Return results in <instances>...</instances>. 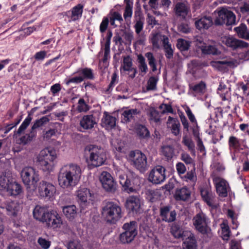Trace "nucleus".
<instances>
[{"instance_id": "nucleus-1", "label": "nucleus", "mask_w": 249, "mask_h": 249, "mask_svg": "<svg viewBox=\"0 0 249 249\" xmlns=\"http://www.w3.org/2000/svg\"><path fill=\"white\" fill-rule=\"evenodd\" d=\"M81 171L76 164H70L62 167L59 173L58 180L59 184L63 188L74 186L80 178Z\"/></svg>"}, {"instance_id": "nucleus-2", "label": "nucleus", "mask_w": 249, "mask_h": 249, "mask_svg": "<svg viewBox=\"0 0 249 249\" xmlns=\"http://www.w3.org/2000/svg\"><path fill=\"white\" fill-rule=\"evenodd\" d=\"M84 157L88 165L92 167L101 166L106 160L104 149L94 144H89L85 147Z\"/></svg>"}, {"instance_id": "nucleus-3", "label": "nucleus", "mask_w": 249, "mask_h": 249, "mask_svg": "<svg viewBox=\"0 0 249 249\" xmlns=\"http://www.w3.org/2000/svg\"><path fill=\"white\" fill-rule=\"evenodd\" d=\"M101 214L107 223L114 224L122 217V209L117 203L108 201L102 207Z\"/></svg>"}, {"instance_id": "nucleus-4", "label": "nucleus", "mask_w": 249, "mask_h": 249, "mask_svg": "<svg viewBox=\"0 0 249 249\" xmlns=\"http://www.w3.org/2000/svg\"><path fill=\"white\" fill-rule=\"evenodd\" d=\"M56 158V151L53 148L42 149L36 157V163L44 171H51L53 166V160Z\"/></svg>"}, {"instance_id": "nucleus-5", "label": "nucleus", "mask_w": 249, "mask_h": 249, "mask_svg": "<svg viewBox=\"0 0 249 249\" xmlns=\"http://www.w3.org/2000/svg\"><path fill=\"white\" fill-rule=\"evenodd\" d=\"M129 156L131 164L141 172L143 173L148 169L147 157L141 151H131Z\"/></svg>"}, {"instance_id": "nucleus-6", "label": "nucleus", "mask_w": 249, "mask_h": 249, "mask_svg": "<svg viewBox=\"0 0 249 249\" xmlns=\"http://www.w3.org/2000/svg\"><path fill=\"white\" fill-rule=\"evenodd\" d=\"M20 175L22 180L27 189L31 188V186L35 188L36 183L39 180V175L32 167L24 168L22 170Z\"/></svg>"}, {"instance_id": "nucleus-7", "label": "nucleus", "mask_w": 249, "mask_h": 249, "mask_svg": "<svg viewBox=\"0 0 249 249\" xmlns=\"http://www.w3.org/2000/svg\"><path fill=\"white\" fill-rule=\"evenodd\" d=\"M217 13L218 17L214 21L216 25L225 24L229 26L235 24L236 16L231 11L222 8Z\"/></svg>"}, {"instance_id": "nucleus-8", "label": "nucleus", "mask_w": 249, "mask_h": 249, "mask_svg": "<svg viewBox=\"0 0 249 249\" xmlns=\"http://www.w3.org/2000/svg\"><path fill=\"white\" fill-rule=\"evenodd\" d=\"M103 188L107 192L114 193L117 190V183L111 175L107 172H103L100 177Z\"/></svg>"}, {"instance_id": "nucleus-9", "label": "nucleus", "mask_w": 249, "mask_h": 249, "mask_svg": "<svg viewBox=\"0 0 249 249\" xmlns=\"http://www.w3.org/2000/svg\"><path fill=\"white\" fill-rule=\"evenodd\" d=\"M56 192L55 187L52 183L45 181H41L38 186L39 195L43 198L50 199Z\"/></svg>"}, {"instance_id": "nucleus-10", "label": "nucleus", "mask_w": 249, "mask_h": 249, "mask_svg": "<svg viewBox=\"0 0 249 249\" xmlns=\"http://www.w3.org/2000/svg\"><path fill=\"white\" fill-rule=\"evenodd\" d=\"M193 224L196 229L203 234H208L211 231L207 226L204 213H198L193 218Z\"/></svg>"}, {"instance_id": "nucleus-11", "label": "nucleus", "mask_w": 249, "mask_h": 249, "mask_svg": "<svg viewBox=\"0 0 249 249\" xmlns=\"http://www.w3.org/2000/svg\"><path fill=\"white\" fill-rule=\"evenodd\" d=\"M78 202L82 209L84 210L90 205L91 194L89 189L86 188H81L77 192Z\"/></svg>"}, {"instance_id": "nucleus-12", "label": "nucleus", "mask_w": 249, "mask_h": 249, "mask_svg": "<svg viewBox=\"0 0 249 249\" xmlns=\"http://www.w3.org/2000/svg\"><path fill=\"white\" fill-rule=\"evenodd\" d=\"M165 169L161 166H157L153 169L149 175L148 180L154 184H160L165 178Z\"/></svg>"}, {"instance_id": "nucleus-13", "label": "nucleus", "mask_w": 249, "mask_h": 249, "mask_svg": "<svg viewBox=\"0 0 249 249\" xmlns=\"http://www.w3.org/2000/svg\"><path fill=\"white\" fill-rule=\"evenodd\" d=\"M139 178L137 177L134 178L132 176H120V183L122 185L124 191L128 193H133L136 191L135 187L137 185L136 182Z\"/></svg>"}, {"instance_id": "nucleus-14", "label": "nucleus", "mask_w": 249, "mask_h": 249, "mask_svg": "<svg viewBox=\"0 0 249 249\" xmlns=\"http://www.w3.org/2000/svg\"><path fill=\"white\" fill-rule=\"evenodd\" d=\"M0 207L5 209L7 214L12 217H16L21 208L18 202L12 200L6 201L1 205Z\"/></svg>"}, {"instance_id": "nucleus-15", "label": "nucleus", "mask_w": 249, "mask_h": 249, "mask_svg": "<svg viewBox=\"0 0 249 249\" xmlns=\"http://www.w3.org/2000/svg\"><path fill=\"white\" fill-rule=\"evenodd\" d=\"M125 207L133 214L140 213L142 211L140 200L138 197L136 196H130L127 199Z\"/></svg>"}, {"instance_id": "nucleus-16", "label": "nucleus", "mask_w": 249, "mask_h": 249, "mask_svg": "<svg viewBox=\"0 0 249 249\" xmlns=\"http://www.w3.org/2000/svg\"><path fill=\"white\" fill-rule=\"evenodd\" d=\"M200 194L203 200L213 209H216L218 204L215 202V196L208 187H204L200 189Z\"/></svg>"}, {"instance_id": "nucleus-17", "label": "nucleus", "mask_w": 249, "mask_h": 249, "mask_svg": "<svg viewBox=\"0 0 249 249\" xmlns=\"http://www.w3.org/2000/svg\"><path fill=\"white\" fill-rule=\"evenodd\" d=\"M223 42L232 50L242 49L249 47V44L244 41L239 40L232 37H225Z\"/></svg>"}, {"instance_id": "nucleus-18", "label": "nucleus", "mask_w": 249, "mask_h": 249, "mask_svg": "<svg viewBox=\"0 0 249 249\" xmlns=\"http://www.w3.org/2000/svg\"><path fill=\"white\" fill-rule=\"evenodd\" d=\"M51 213V212H49L47 207L39 205L36 206L33 211L34 217L43 223H45L47 221Z\"/></svg>"}, {"instance_id": "nucleus-19", "label": "nucleus", "mask_w": 249, "mask_h": 249, "mask_svg": "<svg viewBox=\"0 0 249 249\" xmlns=\"http://www.w3.org/2000/svg\"><path fill=\"white\" fill-rule=\"evenodd\" d=\"M144 18L139 14L138 17L136 16V23L134 25L135 32L137 35V42L140 44L143 43L145 40V36L143 34H141L143 29Z\"/></svg>"}, {"instance_id": "nucleus-20", "label": "nucleus", "mask_w": 249, "mask_h": 249, "mask_svg": "<svg viewBox=\"0 0 249 249\" xmlns=\"http://www.w3.org/2000/svg\"><path fill=\"white\" fill-rule=\"evenodd\" d=\"M214 181L218 196L221 197H226L228 196V190L230 188L228 182L220 178H215Z\"/></svg>"}, {"instance_id": "nucleus-21", "label": "nucleus", "mask_w": 249, "mask_h": 249, "mask_svg": "<svg viewBox=\"0 0 249 249\" xmlns=\"http://www.w3.org/2000/svg\"><path fill=\"white\" fill-rule=\"evenodd\" d=\"M171 207L166 206L161 207L160 210V215L161 220L168 223L174 222L176 219L177 213L175 210L170 211Z\"/></svg>"}, {"instance_id": "nucleus-22", "label": "nucleus", "mask_w": 249, "mask_h": 249, "mask_svg": "<svg viewBox=\"0 0 249 249\" xmlns=\"http://www.w3.org/2000/svg\"><path fill=\"white\" fill-rule=\"evenodd\" d=\"M170 232L175 239L182 240L190 233V231L184 230L179 224L174 223L171 226Z\"/></svg>"}, {"instance_id": "nucleus-23", "label": "nucleus", "mask_w": 249, "mask_h": 249, "mask_svg": "<svg viewBox=\"0 0 249 249\" xmlns=\"http://www.w3.org/2000/svg\"><path fill=\"white\" fill-rule=\"evenodd\" d=\"M45 223L48 227L55 229L60 228L63 222L60 215L56 212L52 211L50 217Z\"/></svg>"}, {"instance_id": "nucleus-24", "label": "nucleus", "mask_w": 249, "mask_h": 249, "mask_svg": "<svg viewBox=\"0 0 249 249\" xmlns=\"http://www.w3.org/2000/svg\"><path fill=\"white\" fill-rule=\"evenodd\" d=\"M182 243L183 249H197V244L194 234L191 231L186 235V236L183 238Z\"/></svg>"}, {"instance_id": "nucleus-25", "label": "nucleus", "mask_w": 249, "mask_h": 249, "mask_svg": "<svg viewBox=\"0 0 249 249\" xmlns=\"http://www.w3.org/2000/svg\"><path fill=\"white\" fill-rule=\"evenodd\" d=\"M213 23V19L211 16H204L195 22L196 28L199 30L208 29Z\"/></svg>"}, {"instance_id": "nucleus-26", "label": "nucleus", "mask_w": 249, "mask_h": 249, "mask_svg": "<svg viewBox=\"0 0 249 249\" xmlns=\"http://www.w3.org/2000/svg\"><path fill=\"white\" fill-rule=\"evenodd\" d=\"M189 10V7L186 4L181 2L177 3L174 8L175 15L183 18H185L188 14Z\"/></svg>"}, {"instance_id": "nucleus-27", "label": "nucleus", "mask_w": 249, "mask_h": 249, "mask_svg": "<svg viewBox=\"0 0 249 249\" xmlns=\"http://www.w3.org/2000/svg\"><path fill=\"white\" fill-rule=\"evenodd\" d=\"M116 119L115 117L111 116L107 112L104 113V116L102 119L101 124L103 127L107 129H111L116 125Z\"/></svg>"}, {"instance_id": "nucleus-28", "label": "nucleus", "mask_w": 249, "mask_h": 249, "mask_svg": "<svg viewBox=\"0 0 249 249\" xmlns=\"http://www.w3.org/2000/svg\"><path fill=\"white\" fill-rule=\"evenodd\" d=\"M190 191L186 187H184L176 190L174 197L176 200L186 201L190 197Z\"/></svg>"}, {"instance_id": "nucleus-29", "label": "nucleus", "mask_w": 249, "mask_h": 249, "mask_svg": "<svg viewBox=\"0 0 249 249\" xmlns=\"http://www.w3.org/2000/svg\"><path fill=\"white\" fill-rule=\"evenodd\" d=\"M96 124L95 117L93 115H85L80 121V126L84 129H91Z\"/></svg>"}, {"instance_id": "nucleus-30", "label": "nucleus", "mask_w": 249, "mask_h": 249, "mask_svg": "<svg viewBox=\"0 0 249 249\" xmlns=\"http://www.w3.org/2000/svg\"><path fill=\"white\" fill-rule=\"evenodd\" d=\"M139 113L137 109H131L126 110L122 114V121L124 123H127L134 119L135 115Z\"/></svg>"}, {"instance_id": "nucleus-31", "label": "nucleus", "mask_w": 249, "mask_h": 249, "mask_svg": "<svg viewBox=\"0 0 249 249\" xmlns=\"http://www.w3.org/2000/svg\"><path fill=\"white\" fill-rule=\"evenodd\" d=\"M22 191L20 184L16 182H11L6 192L11 196H17Z\"/></svg>"}, {"instance_id": "nucleus-32", "label": "nucleus", "mask_w": 249, "mask_h": 249, "mask_svg": "<svg viewBox=\"0 0 249 249\" xmlns=\"http://www.w3.org/2000/svg\"><path fill=\"white\" fill-rule=\"evenodd\" d=\"M167 124H172L171 129L172 133L174 135L178 136L179 134L180 124L177 118H174L171 116H169L168 118Z\"/></svg>"}, {"instance_id": "nucleus-33", "label": "nucleus", "mask_w": 249, "mask_h": 249, "mask_svg": "<svg viewBox=\"0 0 249 249\" xmlns=\"http://www.w3.org/2000/svg\"><path fill=\"white\" fill-rule=\"evenodd\" d=\"M236 61H217L212 62L213 66L216 68L219 71L224 70L227 67H234Z\"/></svg>"}, {"instance_id": "nucleus-34", "label": "nucleus", "mask_w": 249, "mask_h": 249, "mask_svg": "<svg viewBox=\"0 0 249 249\" xmlns=\"http://www.w3.org/2000/svg\"><path fill=\"white\" fill-rule=\"evenodd\" d=\"M234 30L239 37L249 40V32L245 24L242 23L239 26L234 28Z\"/></svg>"}, {"instance_id": "nucleus-35", "label": "nucleus", "mask_w": 249, "mask_h": 249, "mask_svg": "<svg viewBox=\"0 0 249 249\" xmlns=\"http://www.w3.org/2000/svg\"><path fill=\"white\" fill-rule=\"evenodd\" d=\"M137 135L140 139H147L150 138V134L148 129L142 124H138L136 128Z\"/></svg>"}, {"instance_id": "nucleus-36", "label": "nucleus", "mask_w": 249, "mask_h": 249, "mask_svg": "<svg viewBox=\"0 0 249 249\" xmlns=\"http://www.w3.org/2000/svg\"><path fill=\"white\" fill-rule=\"evenodd\" d=\"M123 233H132L138 234L137 224L135 221H131L124 223L123 227Z\"/></svg>"}, {"instance_id": "nucleus-37", "label": "nucleus", "mask_w": 249, "mask_h": 249, "mask_svg": "<svg viewBox=\"0 0 249 249\" xmlns=\"http://www.w3.org/2000/svg\"><path fill=\"white\" fill-rule=\"evenodd\" d=\"M63 212L65 216L70 220L73 219L77 213L76 208L74 205L64 207Z\"/></svg>"}, {"instance_id": "nucleus-38", "label": "nucleus", "mask_w": 249, "mask_h": 249, "mask_svg": "<svg viewBox=\"0 0 249 249\" xmlns=\"http://www.w3.org/2000/svg\"><path fill=\"white\" fill-rule=\"evenodd\" d=\"M162 44L165 52V56L168 59H171L173 56V50L172 49L171 45L169 42L168 38L163 36Z\"/></svg>"}, {"instance_id": "nucleus-39", "label": "nucleus", "mask_w": 249, "mask_h": 249, "mask_svg": "<svg viewBox=\"0 0 249 249\" xmlns=\"http://www.w3.org/2000/svg\"><path fill=\"white\" fill-rule=\"evenodd\" d=\"M83 5L78 4L73 7L71 10V19L72 21L78 20L81 17L83 10Z\"/></svg>"}, {"instance_id": "nucleus-40", "label": "nucleus", "mask_w": 249, "mask_h": 249, "mask_svg": "<svg viewBox=\"0 0 249 249\" xmlns=\"http://www.w3.org/2000/svg\"><path fill=\"white\" fill-rule=\"evenodd\" d=\"M137 234L132 233H121L119 235V240L123 244L131 243L137 236Z\"/></svg>"}, {"instance_id": "nucleus-41", "label": "nucleus", "mask_w": 249, "mask_h": 249, "mask_svg": "<svg viewBox=\"0 0 249 249\" xmlns=\"http://www.w3.org/2000/svg\"><path fill=\"white\" fill-rule=\"evenodd\" d=\"M161 153L167 160L171 159L174 155V147L172 145H164L161 146Z\"/></svg>"}, {"instance_id": "nucleus-42", "label": "nucleus", "mask_w": 249, "mask_h": 249, "mask_svg": "<svg viewBox=\"0 0 249 249\" xmlns=\"http://www.w3.org/2000/svg\"><path fill=\"white\" fill-rule=\"evenodd\" d=\"M190 89L196 93L203 94L206 91V84L204 81H201L194 86H190Z\"/></svg>"}, {"instance_id": "nucleus-43", "label": "nucleus", "mask_w": 249, "mask_h": 249, "mask_svg": "<svg viewBox=\"0 0 249 249\" xmlns=\"http://www.w3.org/2000/svg\"><path fill=\"white\" fill-rule=\"evenodd\" d=\"M146 195L147 198L151 202L156 201L160 196V194L157 189H148L146 192Z\"/></svg>"}, {"instance_id": "nucleus-44", "label": "nucleus", "mask_w": 249, "mask_h": 249, "mask_svg": "<svg viewBox=\"0 0 249 249\" xmlns=\"http://www.w3.org/2000/svg\"><path fill=\"white\" fill-rule=\"evenodd\" d=\"M182 142L188 147V150L193 155H195V145L192 139L188 138L187 135H185L183 137Z\"/></svg>"}, {"instance_id": "nucleus-45", "label": "nucleus", "mask_w": 249, "mask_h": 249, "mask_svg": "<svg viewBox=\"0 0 249 249\" xmlns=\"http://www.w3.org/2000/svg\"><path fill=\"white\" fill-rule=\"evenodd\" d=\"M49 121L50 119L47 116H43L39 119L36 120L31 127L32 131L33 130L35 131V129L44 126L49 122Z\"/></svg>"}, {"instance_id": "nucleus-46", "label": "nucleus", "mask_w": 249, "mask_h": 249, "mask_svg": "<svg viewBox=\"0 0 249 249\" xmlns=\"http://www.w3.org/2000/svg\"><path fill=\"white\" fill-rule=\"evenodd\" d=\"M32 120V117H31V114L29 113L27 117L23 122L21 125L18 129V131L15 132L14 135L18 134L20 135L27 128V127L30 124Z\"/></svg>"}, {"instance_id": "nucleus-47", "label": "nucleus", "mask_w": 249, "mask_h": 249, "mask_svg": "<svg viewBox=\"0 0 249 249\" xmlns=\"http://www.w3.org/2000/svg\"><path fill=\"white\" fill-rule=\"evenodd\" d=\"M203 53L207 54L218 55L220 52L214 46H205L201 49Z\"/></svg>"}, {"instance_id": "nucleus-48", "label": "nucleus", "mask_w": 249, "mask_h": 249, "mask_svg": "<svg viewBox=\"0 0 249 249\" xmlns=\"http://www.w3.org/2000/svg\"><path fill=\"white\" fill-rule=\"evenodd\" d=\"M36 133L34 131H32L31 129L30 133L26 134L24 136L20 138V142L23 144H26L29 142H31L36 137Z\"/></svg>"}, {"instance_id": "nucleus-49", "label": "nucleus", "mask_w": 249, "mask_h": 249, "mask_svg": "<svg viewBox=\"0 0 249 249\" xmlns=\"http://www.w3.org/2000/svg\"><path fill=\"white\" fill-rule=\"evenodd\" d=\"M132 66V62L131 57L129 55L124 56L121 69H123L124 71H129L133 68Z\"/></svg>"}, {"instance_id": "nucleus-50", "label": "nucleus", "mask_w": 249, "mask_h": 249, "mask_svg": "<svg viewBox=\"0 0 249 249\" xmlns=\"http://www.w3.org/2000/svg\"><path fill=\"white\" fill-rule=\"evenodd\" d=\"M149 120L155 123H158L160 121L159 112L155 108L152 107L149 110Z\"/></svg>"}, {"instance_id": "nucleus-51", "label": "nucleus", "mask_w": 249, "mask_h": 249, "mask_svg": "<svg viewBox=\"0 0 249 249\" xmlns=\"http://www.w3.org/2000/svg\"><path fill=\"white\" fill-rule=\"evenodd\" d=\"M229 146L232 147L235 151H239L241 146L239 140L234 136H231L229 140Z\"/></svg>"}, {"instance_id": "nucleus-52", "label": "nucleus", "mask_w": 249, "mask_h": 249, "mask_svg": "<svg viewBox=\"0 0 249 249\" xmlns=\"http://www.w3.org/2000/svg\"><path fill=\"white\" fill-rule=\"evenodd\" d=\"M177 46L181 51H185L189 49L190 45L189 41L183 39H179L178 40Z\"/></svg>"}, {"instance_id": "nucleus-53", "label": "nucleus", "mask_w": 249, "mask_h": 249, "mask_svg": "<svg viewBox=\"0 0 249 249\" xmlns=\"http://www.w3.org/2000/svg\"><path fill=\"white\" fill-rule=\"evenodd\" d=\"M78 72L83 75V78L89 79H92L94 78V75L91 69L88 68L82 69L79 70Z\"/></svg>"}, {"instance_id": "nucleus-54", "label": "nucleus", "mask_w": 249, "mask_h": 249, "mask_svg": "<svg viewBox=\"0 0 249 249\" xmlns=\"http://www.w3.org/2000/svg\"><path fill=\"white\" fill-rule=\"evenodd\" d=\"M158 81V79L154 77H151L147 82V85L146 87V89L147 91L149 90H154L157 89V83Z\"/></svg>"}, {"instance_id": "nucleus-55", "label": "nucleus", "mask_w": 249, "mask_h": 249, "mask_svg": "<svg viewBox=\"0 0 249 249\" xmlns=\"http://www.w3.org/2000/svg\"><path fill=\"white\" fill-rule=\"evenodd\" d=\"M122 31L123 32L122 36L124 37V39L126 41V42H124V44H130L132 40L133 39V34L132 32H128L125 30H122Z\"/></svg>"}, {"instance_id": "nucleus-56", "label": "nucleus", "mask_w": 249, "mask_h": 249, "mask_svg": "<svg viewBox=\"0 0 249 249\" xmlns=\"http://www.w3.org/2000/svg\"><path fill=\"white\" fill-rule=\"evenodd\" d=\"M77 110L79 112H86L89 110V106L85 103L84 99L80 98L78 101Z\"/></svg>"}, {"instance_id": "nucleus-57", "label": "nucleus", "mask_w": 249, "mask_h": 249, "mask_svg": "<svg viewBox=\"0 0 249 249\" xmlns=\"http://www.w3.org/2000/svg\"><path fill=\"white\" fill-rule=\"evenodd\" d=\"M10 183L11 182L7 177L5 176L0 177V188L1 189L6 191Z\"/></svg>"}, {"instance_id": "nucleus-58", "label": "nucleus", "mask_w": 249, "mask_h": 249, "mask_svg": "<svg viewBox=\"0 0 249 249\" xmlns=\"http://www.w3.org/2000/svg\"><path fill=\"white\" fill-rule=\"evenodd\" d=\"M67 247L68 249H83L80 243L76 240L69 241Z\"/></svg>"}, {"instance_id": "nucleus-59", "label": "nucleus", "mask_w": 249, "mask_h": 249, "mask_svg": "<svg viewBox=\"0 0 249 249\" xmlns=\"http://www.w3.org/2000/svg\"><path fill=\"white\" fill-rule=\"evenodd\" d=\"M37 242L43 249H48L51 245L50 241L42 237H39L38 239Z\"/></svg>"}, {"instance_id": "nucleus-60", "label": "nucleus", "mask_w": 249, "mask_h": 249, "mask_svg": "<svg viewBox=\"0 0 249 249\" xmlns=\"http://www.w3.org/2000/svg\"><path fill=\"white\" fill-rule=\"evenodd\" d=\"M181 160L183 161L186 164H191L194 163L193 159L190 155L186 153H182L181 154Z\"/></svg>"}, {"instance_id": "nucleus-61", "label": "nucleus", "mask_w": 249, "mask_h": 249, "mask_svg": "<svg viewBox=\"0 0 249 249\" xmlns=\"http://www.w3.org/2000/svg\"><path fill=\"white\" fill-rule=\"evenodd\" d=\"M117 75L116 72H114L112 75L111 80L109 84L107 89L106 90L105 92L106 93H109L111 89L114 86V84L117 82Z\"/></svg>"}, {"instance_id": "nucleus-62", "label": "nucleus", "mask_w": 249, "mask_h": 249, "mask_svg": "<svg viewBox=\"0 0 249 249\" xmlns=\"http://www.w3.org/2000/svg\"><path fill=\"white\" fill-rule=\"evenodd\" d=\"M178 31L182 33L187 34L191 31V29L188 25L186 23H182L180 24L178 27Z\"/></svg>"}, {"instance_id": "nucleus-63", "label": "nucleus", "mask_w": 249, "mask_h": 249, "mask_svg": "<svg viewBox=\"0 0 249 249\" xmlns=\"http://www.w3.org/2000/svg\"><path fill=\"white\" fill-rule=\"evenodd\" d=\"M109 23V19L107 17H104L100 25V31L101 33H104L107 28Z\"/></svg>"}, {"instance_id": "nucleus-64", "label": "nucleus", "mask_w": 249, "mask_h": 249, "mask_svg": "<svg viewBox=\"0 0 249 249\" xmlns=\"http://www.w3.org/2000/svg\"><path fill=\"white\" fill-rule=\"evenodd\" d=\"M191 129L194 136L196 138V139L200 138L199 137V126H198L197 123L193 124V126L191 127Z\"/></svg>"}]
</instances>
